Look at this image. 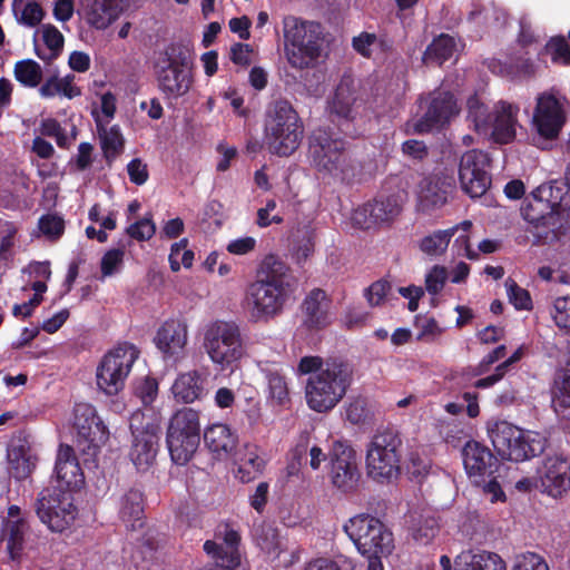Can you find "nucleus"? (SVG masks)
<instances>
[{
    "instance_id": "12",
    "label": "nucleus",
    "mask_w": 570,
    "mask_h": 570,
    "mask_svg": "<svg viewBox=\"0 0 570 570\" xmlns=\"http://www.w3.org/2000/svg\"><path fill=\"white\" fill-rule=\"evenodd\" d=\"M292 293V287L282 284L254 281L246 288L243 307L252 322L267 323L283 312Z\"/></svg>"
},
{
    "instance_id": "48",
    "label": "nucleus",
    "mask_w": 570,
    "mask_h": 570,
    "mask_svg": "<svg viewBox=\"0 0 570 570\" xmlns=\"http://www.w3.org/2000/svg\"><path fill=\"white\" fill-rule=\"evenodd\" d=\"M550 207L551 205L548 202L534 195L522 207V216L527 222L534 225L537 230H539Z\"/></svg>"
},
{
    "instance_id": "21",
    "label": "nucleus",
    "mask_w": 570,
    "mask_h": 570,
    "mask_svg": "<svg viewBox=\"0 0 570 570\" xmlns=\"http://www.w3.org/2000/svg\"><path fill=\"white\" fill-rule=\"evenodd\" d=\"M542 491L552 498H559L570 489V464L558 455L548 456L539 469Z\"/></svg>"
},
{
    "instance_id": "36",
    "label": "nucleus",
    "mask_w": 570,
    "mask_h": 570,
    "mask_svg": "<svg viewBox=\"0 0 570 570\" xmlns=\"http://www.w3.org/2000/svg\"><path fill=\"white\" fill-rule=\"evenodd\" d=\"M256 282H266L269 284L278 285L282 284L283 287H292L293 282L289 275V269L287 265L279 259L275 255H266L257 269V278Z\"/></svg>"
},
{
    "instance_id": "58",
    "label": "nucleus",
    "mask_w": 570,
    "mask_h": 570,
    "mask_svg": "<svg viewBox=\"0 0 570 570\" xmlns=\"http://www.w3.org/2000/svg\"><path fill=\"white\" fill-rule=\"evenodd\" d=\"M448 271L444 266L434 265L425 274V289L430 295H438L448 281Z\"/></svg>"
},
{
    "instance_id": "63",
    "label": "nucleus",
    "mask_w": 570,
    "mask_h": 570,
    "mask_svg": "<svg viewBox=\"0 0 570 570\" xmlns=\"http://www.w3.org/2000/svg\"><path fill=\"white\" fill-rule=\"evenodd\" d=\"M124 259V250L110 249L101 258V274L104 277L111 276L120 268Z\"/></svg>"
},
{
    "instance_id": "53",
    "label": "nucleus",
    "mask_w": 570,
    "mask_h": 570,
    "mask_svg": "<svg viewBox=\"0 0 570 570\" xmlns=\"http://www.w3.org/2000/svg\"><path fill=\"white\" fill-rule=\"evenodd\" d=\"M354 50L365 58H372L377 49L383 48V41L374 33L362 32L353 38Z\"/></svg>"
},
{
    "instance_id": "29",
    "label": "nucleus",
    "mask_w": 570,
    "mask_h": 570,
    "mask_svg": "<svg viewBox=\"0 0 570 570\" xmlns=\"http://www.w3.org/2000/svg\"><path fill=\"white\" fill-rule=\"evenodd\" d=\"M570 228V208L563 199L553 203L534 235L544 243H551L563 236Z\"/></svg>"
},
{
    "instance_id": "10",
    "label": "nucleus",
    "mask_w": 570,
    "mask_h": 570,
    "mask_svg": "<svg viewBox=\"0 0 570 570\" xmlns=\"http://www.w3.org/2000/svg\"><path fill=\"white\" fill-rule=\"evenodd\" d=\"M343 529L362 556H389L394 549L393 533L372 515H355Z\"/></svg>"
},
{
    "instance_id": "52",
    "label": "nucleus",
    "mask_w": 570,
    "mask_h": 570,
    "mask_svg": "<svg viewBox=\"0 0 570 570\" xmlns=\"http://www.w3.org/2000/svg\"><path fill=\"white\" fill-rule=\"evenodd\" d=\"M18 227L10 222L0 225V261L9 262L13 257V246Z\"/></svg>"
},
{
    "instance_id": "17",
    "label": "nucleus",
    "mask_w": 570,
    "mask_h": 570,
    "mask_svg": "<svg viewBox=\"0 0 570 570\" xmlns=\"http://www.w3.org/2000/svg\"><path fill=\"white\" fill-rule=\"evenodd\" d=\"M490 157L478 149L465 151L459 164V180L462 189L472 198L483 196L491 186Z\"/></svg>"
},
{
    "instance_id": "43",
    "label": "nucleus",
    "mask_w": 570,
    "mask_h": 570,
    "mask_svg": "<svg viewBox=\"0 0 570 570\" xmlns=\"http://www.w3.org/2000/svg\"><path fill=\"white\" fill-rule=\"evenodd\" d=\"M14 79L27 88L38 87L43 78L41 66L32 59L17 61L13 67Z\"/></svg>"
},
{
    "instance_id": "16",
    "label": "nucleus",
    "mask_w": 570,
    "mask_h": 570,
    "mask_svg": "<svg viewBox=\"0 0 570 570\" xmlns=\"http://www.w3.org/2000/svg\"><path fill=\"white\" fill-rule=\"evenodd\" d=\"M256 547L264 558L276 569H289L299 560V551L272 525L262 524L254 530Z\"/></svg>"
},
{
    "instance_id": "18",
    "label": "nucleus",
    "mask_w": 570,
    "mask_h": 570,
    "mask_svg": "<svg viewBox=\"0 0 570 570\" xmlns=\"http://www.w3.org/2000/svg\"><path fill=\"white\" fill-rule=\"evenodd\" d=\"M188 333L186 320L170 317L159 325L153 342L165 360H178L188 344Z\"/></svg>"
},
{
    "instance_id": "45",
    "label": "nucleus",
    "mask_w": 570,
    "mask_h": 570,
    "mask_svg": "<svg viewBox=\"0 0 570 570\" xmlns=\"http://www.w3.org/2000/svg\"><path fill=\"white\" fill-rule=\"evenodd\" d=\"M354 101L355 94L351 85L348 82H341L328 101V110L338 117L347 118L351 116Z\"/></svg>"
},
{
    "instance_id": "19",
    "label": "nucleus",
    "mask_w": 570,
    "mask_h": 570,
    "mask_svg": "<svg viewBox=\"0 0 570 570\" xmlns=\"http://www.w3.org/2000/svg\"><path fill=\"white\" fill-rule=\"evenodd\" d=\"M330 465L331 480L336 488L347 491L356 485L358 472L356 455L352 448L341 442L334 443Z\"/></svg>"
},
{
    "instance_id": "41",
    "label": "nucleus",
    "mask_w": 570,
    "mask_h": 570,
    "mask_svg": "<svg viewBox=\"0 0 570 570\" xmlns=\"http://www.w3.org/2000/svg\"><path fill=\"white\" fill-rule=\"evenodd\" d=\"M101 148L107 158L116 157L124 148V137L117 126L107 127L100 116L96 119Z\"/></svg>"
},
{
    "instance_id": "14",
    "label": "nucleus",
    "mask_w": 570,
    "mask_h": 570,
    "mask_svg": "<svg viewBox=\"0 0 570 570\" xmlns=\"http://www.w3.org/2000/svg\"><path fill=\"white\" fill-rule=\"evenodd\" d=\"M569 101L554 91H546L537 97L532 126L539 138L551 140L557 138L567 119Z\"/></svg>"
},
{
    "instance_id": "28",
    "label": "nucleus",
    "mask_w": 570,
    "mask_h": 570,
    "mask_svg": "<svg viewBox=\"0 0 570 570\" xmlns=\"http://www.w3.org/2000/svg\"><path fill=\"white\" fill-rule=\"evenodd\" d=\"M463 464L468 475L475 483L487 475L493 473L495 459L492 452L484 445L475 441H470L463 448Z\"/></svg>"
},
{
    "instance_id": "2",
    "label": "nucleus",
    "mask_w": 570,
    "mask_h": 570,
    "mask_svg": "<svg viewBox=\"0 0 570 570\" xmlns=\"http://www.w3.org/2000/svg\"><path fill=\"white\" fill-rule=\"evenodd\" d=\"M519 106L507 100L490 102L478 95L466 100V121L480 136L498 144H509L520 127Z\"/></svg>"
},
{
    "instance_id": "50",
    "label": "nucleus",
    "mask_w": 570,
    "mask_h": 570,
    "mask_svg": "<svg viewBox=\"0 0 570 570\" xmlns=\"http://www.w3.org/2000/svg\"><path fill=\"white\" fill-rule=\"evenodd\" d=\"M186 238L171 245L169 263L173 272H178L181 266L189 268L193 265L194 253L187 248Z\"/></svg>"
},
{
    "instance_id": "33",
    "label": "nucleus",
    "mask_w": 570,
    "mask_h": 570,
    "mask_svg": "<svg viewBox=\"0 0 570 570\" xmlns=\"http://www.w3.org/2000/svg\"><path fill=\"white\" fill-rule=\"evenodd\" d=\"M37 454L27 440H13L8 449L10 470L16 479H26L37 464Z\"/></svg>"
},
{
    "instance_id": "1",
    "label": "nucleus",
    "mask_w": 570,
    "mask_h": 570,
    "mask_svg": "<svg viewBox=\"0 0 570 570\" xmlns=\"http://www.w3.org/2000/svg\"><path fill=\"white\" fill-rule=\"evenodd\" d=\"M298 375L309 377L305 385L307 406L317 413L333 410L345 396L353 382V367L344 361L304 356L297 365Z\"/></svg>"
},
{
    "instance_id": "54",
    "label": "nucleus",
    "mask_w": 570,
    "mask_h": 570,
    "mask_svg": "<svg viewBox=\"0 0 570 570\" xmlns=\"http://www.w3.org/2000/svg\"><path fill=\"white\" fill-rule=\"evenodd\" d=\"M268 396L277 404L288 401L289 392L285 377L277 372L267 374Z\"/></svg>"
},
{
    "instance_id": "8",
    "label": "nucleus",
    "mask_w": 570,
    "mask_h": 570,
    "mask_svg": "<svg viewBox=\"0 0 570 570\" xmlns=\"http://www.w3.org/2000/svg\"><path fill=\"white\" fill-rule=\"evenodd\" d=\"M402 438L392 429L379 431L366 446L365 468L376 482H391L401 471Z\"/></svg>"
},
{
    "instance_id": "24",
    "label": "nucleus",
    "mask_w": 570,
    "mask_h": 570,
    "mask_svg": "<svg viewBox=\"0 0 570 570\" xmlns=\"http://www.w3.org/2000/svg\"><path fill=\"white\" fill-rule=\"evenodd\" d=\"M459 106L453 95L445 91L433 92L424 117L415 125L420 132L441 127L459 114Z\"/></svg>"
},
{
    "instance_id": "64",
    "label": "nucleus",
    "mask_w": 570,
    "mask_h": 570,
    "mask_svg": "<svg viewBox=\"0 0 570 570\" xmlns=\"http://www.w3.org/2000/svg\"><path fill=\"white\" fill-rule=\"evenodd\" d=\"M127 173L130 181L136 185H144L149 177L147 165L140 158H135L127 165Z\"/></svg>"
},
{
    "instance_id": "11",
    "label": "nucleus",
    "mask_w": 570,
    "mask_h": 570,
    "mask_svg": "<svg viewBox=\"0 0 570 570\" xmlns=\"http://www.w3.org/2000/svg\"><path fill=\"white\" fill-rule=\"evenodd\" d=\"M138 356L139 351L129 343H122L109 350L96 368L98 390L108 396L121 392Z\"/></svg>"
},
{
    "instance_id": "5",
    "label": "nucleus",
    "mask_w": 570,
    "mask_h": 570,
    "mask_svg": "<svg viewBox=\"0 0 570 570\" xmlns=\"http://www.w3.org/2000/svg\"><path fill=\"white\" fill-rule=\"evenodd\" d=\"M203 347L222 372L234 371L246 353L240 326L227 320H213L204 326Z\"/></svg>"
},
{
    "instance_id": "22",
    "label": "nucleus",
    "mask_w": 570,
    "mask_h": 570,
    "mask_svg": "<svg viewBox=\"0 0 570 570\" xmlns=\"http://www.w3.org/2000/svg\"><path fill=\"white\" fill-rule=\"evenodd\" d=\"M158 86L168 99H177L186 95L193 85L190 68L177 60H168L167 65L157 70Z\"/></svg>"
},
{
    "instance_id": "39",
    "label": "nucleus",
    "mask_w": 570,
    "mask_h": 570,
    "mask_svg": "<svg viewBox=\"0 0 570 570\" xmlns=\"http://www.w3.org/2000/svg\"><path fill=\"white\" fill-rule=\"evenodd\" d=\"M39 95L45 99L53 98L56 96L72 99L80 96L81 90L75 85L73 75L69 73L60 77L53 73L39 87Z\"/></svg>"
},
{
    "instance_id": "40",
    "label": "nucleus",
    "mask_w": 570,
    "mask_h": 570,
    "mask_svg": "<svg viewBox=\"0 0 570 570\" xmlns=\"http://www.w3.org/2000/svg\"><path fill=\"white\" fill-rule=\"evenodd\" d=\"M551 404L556 412L570 409V364L556 374L551 387Z\"/></svg>"
},
{
    "instance_id": "38",
    "label": "nucleus",
    "mask_w": 570,
    "mask_h": 570,
    "mask_svg": "<svg viewBox=\"0 0 570 570\" xmlns=\"http://www.w3.org/2000/svg\"><path fill=\"white\" fill-rule=\"evenodd\" d=\"M304 323L311 328H318L327 324V301L322 289H313L303 303Z\"/></svg>"
},
{
    "instance_id": "25",
    "label": "nucleus",
    "mask_w": 570,
    "mask_h": 570,
    "mask_svg": "<svg viewBox=\"0 0 570 570\" xmlns=\"http://www.w3.org/2000/svg\"><path fill=\"white\" fill-rule=\"evenodd\" d=\"M28 530L29 525L21 509L18 505L9 507L7 518L3 520L2 541L11 560L21 558Z\"/></svg>"
},
{
    "instance_id": "60",
    "label": "nucleus",
    "mask_w": 570,
    "mask_h": 570,
    "mask_svg": "<svg viewBox=\"0 0 570 570\" xmlns=\"http://www.w3.org/2000/svg\"><path fill=\"white\" fill-rule=\"evenodd\" d=\"M513 570H550L546 560L533 552H527L515 558Z\"/></svg>"
},
{
    "instance_id": "42",
    "label": "nucleus",
    "mask_w": 570,
    "mask_h": 570,
    "mask_svg": "<svg viewBox=\"0 0 570 570\" xmlns=\"http://www.w3.org/2000/svg\"><path fill=\"white\" fill-rule=\"evenodd\" d=\"M456 51V42L449 35H441L435 38L424 52L423 60L425 63L435 62L442 65L450 59Z\"/></svg>"
},
{
    "instance_id": "30",
    "label": "nucleus",
    "mask_w": 570,
    "mask_h": 570,
    "mask_svg": "<svg viewBox=\"0 0 570 570\" xmlns=\"http://www.w3.org/2000/svg\"><path fill=\"white\" fill-rule=\"evenodd\" d=\"M122 10V0H86L83 17L89 26L104 30L120 17Z\"/></svg>"
},
{
    "instance_id": "31",
    "label": "nucleus",
    "mask_w": 570,
    "mask_h": 570,
    "mask_svg": "<svg viewBox=\"0 0 570 570\" xmlns=\"http://www.w3.org/2000/svg\"><path fill=\"white\" fill-rule=\"evenodd\" d=\"M456 570H507V564L495 552L465 549L456 556Z\"/></svg>"
},
{
    "instance_id": "55",
    "label": "nucleus",
    "mask_w": 570,
    "mask_h": 570,
    "mask_svg": "<svg viewBox=\"0 0 570 570\" xmlns=\"http://www.w3.org/2000/svg\"><path fill=\"white\" fill-rule=\"evenodd\" d=\"M38 227L48 239L57 240L65 232V220L58 215L48 214L40 217Z\"/></svg>"
},
{
    "instance_id": "15",
    "label": "nucleus",
    "mask_w": 570,
    "mask_h": 570,
    "mask_svg": "<svg viewBox=\"0 0 570 570\" xmlns=\"http://www.w3.org/2000/svg\"><path fill=\"white\" fill-rule=\"evenodd\" d=\"M71 425L77 433V441L83 444V450H96L104 446L109 440V430L94 405L81 402L73 406Z\"/></svg>"
},
{
    "instance_id": "57",
    "label": "nucleus",
    "mask_w": 570,
    "mask_h": 570,
    "mask_svg": "<svg viewBox=\"0 0 570 570\" xmlns=\"http://www.w3.org/2000/svg\"><path fill=\"white\" fill-rule=\"evenodd\" d=\"M547 51L556 63H570V46L563 36L553 37L547 43Z\"/></svg>"
},
{
    "instance_id": "51",
    "label": "nucleus",
    "mask_w": 570,
    "mask_h": 570,
    "mask_svg": "<svg viewBox=\"0 0 570 570\" xmlns=\"http://www.w3.org/2000/svg\"><path fill=\"white\" fill-rule=\"evenodd\" d=\"M509 302L520 311L532 308V299L529 292L520 287L512 278H507L504 283Z\"/></svg>"
},
{
    "instance_id": "34",
    "label": "nucleus",
    "mask_w": 570,
    "mask_h": 570,
    "mask_svg": "<svg viewBox=\"0 0 570 570\" xmlns=\"http://www.w3.org/2000/svg\"><path fill=\"white\" fill-rule=\"evenodd\" d=\"M238 478L242 482L247 483L259 476L266 464L263 451L254 444H246L243 452L236 460Z\"/></svg>"
},
{
    "instance_id": "44",
    "label": "nucleus",
    "mask_w": 570,
    "mask_h": 570,
    "mask_svg": "<svg viewBox=\"0 0 570 570\" xmlns=\"http://www.w3.org/2000/svg\"><path fill=\"white\" fill-rule=\"evenodd\" d=\"M12 12L18 23L36 27L43 18V10L36 0H13Z\"/></svg>"
},
{
    "instance_id": "59",
    "label": "nucleus",
    "mask_w": 570,
    "mask_h": 570,
    "mask_svg": "<svg viewBox=\"0 0 570 570\" xmlns=\"http://www.w3.org/2000/svg\"><path fill=\"white\" fill-rule=\"evenodd\" d=\"M391 292V285L387 281L379 279L371 284L364 292V296L370 306H381L383 305Z\"/></svg>"
},
{
    "instance_id": "46",
    "label": "nucleus",
    "mask_w": 570,
    "mask_h": 570,
    "mask_svg": "<svg viewBox=\"0 0 570 570\" xmlns=\"http://www.w3.org/2000/svg\"><path fill=\"white\" fill-rule=\"evenodd\" d=\"M451 238L446 229L435 230L419 242V248L429 256H440L446 252Z\"/></svg>"
},
{
    "instance_id": "20",
    "label": "nucleus",
    "mask_w": 570,
    "mask_h": 570,
    "mask_svg": "<svg viewBox=\"0 0 570 570\" xmlns=\"http://www.w3.org/2000/svg\"><path fill=\"white\" fill-rule=\"evenodd\" d=\"M139 415L135 414L130 424L134 430V442L129 456L138 471L146 472L156 460L159 426L154 423L147 424L146 429L140 431L134 423Z\"/></svg>"
},
{
    "instance_id": "61",
    "label": "nucleus",
    "mask_w": 570,
    "mask_h": 570,
    "mask_svg": "<svg viewBox=\"0 0 570 570\" xmlns=\"http://www.w3.org/2000/svg\"><path fill=\"white\" fill-rule=\"evenodd\" d=\"M127 233L130 237L137 240H148L156 233V225L151 218L145 217L127 228Z\"/></svg>"
},
{
    "instance_id": "23",
    "label": "nucleus",
    "mask_w": 570,
    "mask_h": 570,
    "mask_svg": "<svg viewBox=\"0 0 570 570\" xmlns=\"http://www.w3.org/2000/svg\"><path fill=\"white\" fill-rule=\"evenodd\" d=\"M452 189L451 177L444 174H433L424 177L419 184L417 206L423 213H432L443 207Z\"/></svg>"
},
{
    "instance_id": "49",
    "label": "nucleus",
    "mask_w": 570,
    "mask_h": 570,
    "mask_svg": "<svg viewBox=\"0 0 570 570\" xmlns=\"http://www.w3.org/2000/svg\"><path fill=\"white\" fill-rule=\"evenodd\" d=\"M439 533V524L435 518L420 519L412 529V537L419 544H430Z\"/></svg>"
},
{
    "instance_id": "13",
    "label": "nucleus",
    "mask_w": 570,
    "mask_h": 570,
    "mask_svg": "<svg viewBox=\"0 0 570 570\" xmlns=\"http://www.w3.org/2000/svg\"><path fill=\"white\" fill-rule=\"evenodd\" d=\"M37 515L52 532L70 529L77 518V508L70 492L45 490L37 501Z\"/></svg>"
},
{
    "instance_id": "4",
    "label": "nucleus",
    "mask_w": 570,
    "mask_h": 570,
    "mask_svg": "<svg viewBox=\"0 0 570 570\" xmlns=\"http://www.w3.org/2000/svg\"><path fill=\"white\" fill-rule=\"evenodd\" d=\"M303 131L302 120L291 102L279 99L267 107L264 139L271 153L292 155L301 145Z\"/></svg>"
},
{
    "instance_id": "37",
    "label": "nucleus",
    "mask_w": 570,
    "mask_h": 570,
    "mask_svg": "<svg viewBox=\"0 0 570 570\" xmlns=\"http://www.w3.org/2000/svg\"><path fill=\"white\" fill-rule=\"evenodd\" d=\"M119 517L127 528L136 529L142 525L144 495L138 489H129L119 502Z\"/></svg>"
},
{
    "instance_id": "3",
    "label": "nucleus",
    "mask_w": 570,
    "mask_h": 570,
    "mask_svg": "<svg viewBox=\"0 0 570 570\" xmlns=\"http://www.w3.org/2000/svg\"><path fill=\"white\" fill-rule=\"evenodd\" d=\"M488 436L503 460L523 462L540 455L547 448V438L532 430H525L502 419L487 422Z\"/></svg>"
},
{
    "instance_id": "47",
    "label": "nucleus",
    "mask_w": 570,
    "mask_h": 570,
    "mask_svg": "<svg viewBox=\"0 0 570 570\" xmlns=\"http://www.w3.org/2000/svg\"><path fill=\"white\" fill-rule=\"evenodd\" d=\"M402 209V200L397 196H389L372 203V214L379 220L384 223L396 217Z\"/></svg>"
},
{
    "instance_id": "6",
    "label": "nucleus",
    "mask_w": 570,
    "mask_h": 570,
    "mask_svg": "<svg viewBox=\"0 0 570 570\" xmlns=\"http://www.w3.org/2000/svg\"><path fill=\"white\" fill-rule=\"evenodd\" d=\"M285 53L288 63L297 69L314 67L322 55V27L294 16L283 20Z\"/></svg>"
},
{
    "instance_id": "35",
    "label": "nucleus",
    "mask_w": 570,
    "mask_h": 570,
    "mask_svg": "<svg viewBox=\"0 0 570 570\" xmlns=\"http://www.w3.org/2000/svg\"><path fill=\"white\" fill-rule=\"evenodd\" d=\"M171 392L178 402L191 403L205 393V380L197 371H189L178 375Z\"/></svg>"
},
{
    "instance_id": "32",
    "label": "nucleus",
    "mask_w": 570,
    "mask_h": 570,
    "mask_svg": "<svg viewBox=\"0 0 570 570\" xmlns=\"http://www.w3.org/2000/svg\"><path fill=\"white\" fill-rule=\"evenodd\" d=\"M35 52L46 62L58 58L63 50L65 38L52 24H42L33 36Z\"/></svg>"
},
{
    "instance_id": "26",
    "label": "nucleus",
    "mask_w": 570,
    "mask_h": 570,
    "mask_svg": "<svg viewBox=\"0 0 570 570\" xmlns=\"http://www.w3.org/2000/svg\"><path fill=\"white\" fill-rule=\"evenodd\" d=\"M204 443L215 460L225 461L238 444L237 433L225 423H214L204 431Z\"/></svg>"
},
{
    "instance_id": "56",
    "label": "nucleus",
    "mask_w": 570,
    "mask_h": 570,
    "mask_svg": "<svg viewBox=\"0 0 570 570\" xmlns=\"http://www.w3.org/2000/svg\"><path fill=\"white\" fill-rule=\"evenodd\" d=\"M551 317L554 324L570 333V297H558L553 301Z\"/></svg>"
},
{
    "instance_id": "62",
    "label": "nucleus",
    "mask_w": 570,
    "mask_h": 570,
    "mask_svg": "<svg viewBox=\"0 0 570 570\" xmlns=\"http://www.w3.org/2000/svg\"><path fill=\"white\" fill-rule=\"evenodd\" d=\"M41 134L56 139V142L61 148H68L71 140L65 134L60 124L55 119H46L41 124Z\"/></svg>"
},
{
    "instance_id": "27",
    "label": "nucleus",
    "mask_w": 570,
    "mask_h": 570,
    "mask_svg": "<svg viewBox=\"0 0 570 570\" xmlns=\"http://www.w3.org/2000/svg\"><path fill=\"white\" fill-rule=\"evenodd\" d=\"M55 473L58 487L62 492L71 493L82 485L83 474L71 446H59Z\"/></svg>"
},
{
    "instance_id": "7",
    "label": "nucleus",
    "mask_w": 570,
    "mask_h": 570,
    "mask_svg": "<svg viewBox=\"0 0 570 570\" xmlns=\"http://www.w3.org/2000/svg\"><path fill=\"white\" fill-rule=\"evenodd\" d=\"M309 156L318 171L342 183H350L357 174L345 142L326 130H317L311 137Z\"/></svg>"
},
{
    "instance_id": "9",
    "label": "nucleus",
    "mask_w": 570,
    "mask_h": 570,
    "mask_svg": "<svg viewBox=\"0 0 570 570\" xmlns=\"http://www.w3.org/2000/svg\"><path fill=\"white\" fill-rule=\"evenodd\" d=\"M199 440V413L190 407L178 410L167 429L166 442L171 460L178 465L188 463L198 449Z\"/></svg>"
}]
</instances>
